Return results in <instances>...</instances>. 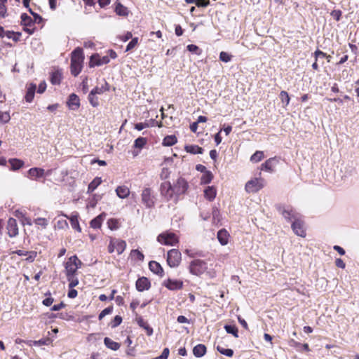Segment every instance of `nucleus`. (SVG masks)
Instances as JSON below:
<instances>
[{"label": "nucleus", "instance_id": "a19ab883", "mask_svg": "<svg viewBox=\"0 0 359 359\" xmlns=\"http://www.w3.org/2000/svg\"><path fill=\"white\" fill-rule=\"evenodd\" d=\"M280 98L283 103H285V106H287L290 103V98L288 93L286 91L282 90L280 93Z\"/></svg>", "mask_w": 359, "mask_h": 359}, {"label": "nucleus", "instance_id": "774afa93", "mask_svg": "<svg viewBox=\"0 0 359 359\" xmlns=\"http://www.w3.org/2000/svg\"><path fill=\"white\" fill-rule=\"evenodd\" d=\"M179 323H189V320L184 316H180L177 319Z\"/></svg>", "mask_w": 359, "mask_h": 359}, {"label": "nucleus", "instance_id": "8fccbe9b", "mask_svg": "<svg viewBox=\"0 0 359 359\" xmlns=\"http://www.w3.org/2000/svg\"><path fill=\"white\" fill-rule=\"evenodd\" d=\"M67 280L69 281V287L74 288L79 284V280L75 278V276H67Z\"/></svg>", "mask_w": 359, "mask_h": 359}, {"label": "nucleus", "instance_id": "338daca9", "mask_svg": "<svg viewBox=\"0 0 359 359\" xmlns=\"http://www.w3.org/2000/svg\"><path fill=\"white\" fill-rule=\"evenodd\" d=\"M77 291L74 288H70L69 291L68 292L67 296L69 298H75L77 296Z\"/></svg>", "mask_w": 359, "mask_h": 359}, {"label": "nucleus", "instance_id": "423d86ee", "mask_svg": "<svg viewBox=\"0 0 359 359\" xmlns=\"http://www.w3.org/2000/svg\"><path fill=\"white\" fill-rule=\"evenodd\" d=\"M265 185V181L262 178H255L245 184V190L248 193H256Z\"/></svg>", "mask_w": 359, "mask_h": 359}, {"label": "nucleus", "instance_id": "6e6552de", "mask_svg": "<svg viewBox=\"0 0 359 359\" xmlns=\"http://www.w3.org/2000/svg\"><path fill=\"white\" fill-rule=\"evenodd\" d=\"M181 261V253L177 249H172L168 251L167 262L170 267L177 266Z\"/></svg>", "mask_w": 359, "mask_h": 359}, {"label": "nucleus", "instance_id": "e433bc0d", "mask_svg": "<svg viewBox=\"0 0 359 359\" xmlns=\"http://www.w3.org/2000/svg\"><path fill=\"white\" fill-rule=\"evenodd\" d=\"M103 218L102 216L98 215L90 222V226L93 229H99L102 225Z\"/></svg>", "mask_w": 359, "mask_h": 359}, {"label": "nucleus", "instance_id": "412c9836", "mask_svg": "<svg viewBox=\"0 0 359 359\" xmlns=\"http://www.w3.org/2000/svg\"><path fill=\"white\" fill-rule=\"evenodd\" d=\"M229 233L226 230L221 229L217 232V239L222 245H225L229 241Z\"/></svg>", "mask_w": 359, "mask_h": 359}, {"label": "nucleus", "instance_id": "7ed1b4c3", "mask_svg": "<svg viewBox=\"0 0 359 359\" xmlns=\"http://www.w3.org/2000/svg\"><path fill=\"white\" fill-rule=\"evenodd\" d=\"M157 241L161 244L170 246L175 245L179 242L178 237L175 233L168 231L159 234Z\"/></svg>", "mask_w": 359, "mask_h": 359}, {"label": "nucleus", "instance_id": "72a5a7b5", "mask_svg": "<svg viewBox=\"0 0 359 359\" xmlns=\"http://www.w3.org/2000/svg\"><path fill=\"white\" fill-rule=\"evenodd\" d=\"M224 329L228 334H231L233 337H238V330L235 325H226Z\"/></svg>", "mask_w": 359, "mask_h": 359}, {"label": "nucleus", "instance_id": "bf43d9fd", "mask_svg": "<svg viewBox=\"0 0 359 359\" xmlns=\"http://www.w3.org/2000/svg\"><path fill=\"white\" fill-rule=\"evenodd\" d=\"M187 3L188 4H194L198 7H206L207 3H201L199 2L198 0H185Z\"/></svg>", "mask_w": 359, "mask_h": 359}, {"label": "nucleus", "instance_id": "e2e57ef3", "mask_svg": "<svg viewBox=\"0 0 359 359\" xmlns=\"http://www.w3.org/2000/svg\"><path fill=\"white\" fill-rule=\"evenodd\" d=\"M132 33L130 32H126L125 34L120 36V39L123 41H127L130 39H132Z\"/></svg>", "mask_w": 359, "mask_h": 359}, {"label": "nucleus", "instance_id": "a211bd4d", "mask_svg": "<svg viewBox=\"0 0 359 359\" xmlns=\"http://www.w3.org/2000/svg\"><path fill=\"white\" fill-rule=\"evenodd\" d=\"M28 175L30 178L36 180L44 176L45 170L39 168H32L28 170Z\"/></svg>", "mask_w": 359, "mask_h": 359}, {"label": "nucleus", "instance_id": "79ce46f5", "mask_svg": "<svg viewBox=\"0 0 359 359\" xmlns=\"http://www.w3.org/2000/svg\"><path fill=\"white\" fill-rule=\"evenodd\" d=\"M34 224L37 226H41L43 228H46L48 224V221L46 218L39 217L34 219Z\"/></svg>", "mask_w": 359, "mask_h": 359}, {"label": "nucleus", "instance_id": "4468645a", "mask_svg": "<svg viewBox=\"0 0 359 359\" xmlns=\"http://www.w3.org/2000/svg\"><path fill=\"white\" fill-rule=\"evenodd\" d=\"M187 187L188 184L187 181L184 178L180 177L177 180V182L173 188L175 189V194L180 195L184 194L187 189Z\"/></svg>", "mask_w": 359, "mask_h": 359}, {"label": "nucleus", "instance_id": "393cba45", "mask_svg": "<svg viewBox=\"0 0 359 359\" xmlns=\"http://www.w3.org/2000/svg\"><path fill=\"white\" fill-rule=\"evenodd\" d=\"M216 194H217V191L214 187H208L204 190L205 198H207L210 201L215 199V198L216 196Z\"/></svg>", "mask_w": 359, "mask_h": 359}, {"label": "nucleus", "instance_id": "0eeeda50", "mask_svg": "<svg viewBox=\"0 0 359 359\" xmlns=\"http://www.w3.org/2000/svg\"><path fill=\"white\" fill-rule=\"evenodd\" d=\"M126 248V243L124 241L112 238L110 240L108 246V252L112 253L116 250L118 255H121L123 252Z\"/></svg>", "mask_w": 359, "mask_h": 359}, {"label": "nucleus", "instance_id": "f257e3e1", "mask_svg": "<svg viewBox=\"0 0 359 359\" xmlns=\"http://www.w3.org/2000/svg\"><path fill=\"white\" fill-rule=\"evenodd\" d=\"M83 60V50L81 48H76L72 52L71 58V73L74 76L81 72Z\"/></svg>", "mask_w": 359, "mask_h": 359}, {"label": "nucleus", "instance_id": "aec40b11", "mask_svg": "<svg viewBox=\"0 0 359 359\" xmlns=\"http://www.w3.org/2000/svg\"><path fill=\"white\" fill-rule=\"evenodd\" d=\"M109 89L108 83L104 80L103 84H102L100 86H96L90 91V93L92 95H101L104 92L108 91Z\"/></svg>", "mask_w": 359, "mask_h": 359}, {"label": "nucleus", "instance_id": "f704fd0d", "mask_svg": "<svg viewBox=\"0 0 359 359\" xmlns=\"http://www.w3.org/2000/svg\"><path fill=\"white\" fill-rule=\"evenodd\" d=\"M213 178V175L211 172L205 171L203 176L201 177V184H209Z\"/></svg>", "mask_w": 359, "mask_h": 359}, {"label": "nucleus", "instance_id": "6e6d98bb", "mask_svg": "<svg viewBox=\"0 0 359 359\" xmlns=\"http://www.w3.org/2000/svg\"><path fill=\"white\" fill-rule=\"evenodd\" d=\"M341 11L340 10H334L331 12V15L337 20L339 21L341 16Z\"/></svg>", "mask_w": 359, "mask_h": 359}, {"label": "nucleus", "instance_id": "09e8293b", "mask_svg": "<svg viewBox=\"0 0 359 359\" xmlns=\"http://www.w3.org/2000/svg\"><path fill=\"white\" fill-rule=\"evenodd\" d=\"M138 43V38L135 37L133 38L132 40L128 43V44L126 46V51H130L132 49H133Z\"/></svg>", "mask_w": 359, "mask_h": 359}, {"label": "nucleus", "instance_id": "a18cd8bd", "mask_svg": "<svg viewBox=\"0 0 359 359\" xmlns=\"http://www.w3.org/2000/svg\"><path fill=\"white\" fill-rule=\"evenodd\" d=\"M70 222L73 229H76L79 231H81V228L79 226L77 216H72L70 218Z\"/></svg>", "mask_w": 359, "mask_h": 359}, {"label": "nucleus", "instance_id": "de8ad7c7", "mask_svg": "<svg viewBox=\"0 0 359 359\" xmlns=\"http://www.w3.org/2000/svg\"><path fill=\"white\" fill-rule=\"evenodd\" d=\"M11 119V116L8 112L0 111V122L3 123H8Z\"/></svg>", "mask_w": 359, "mask_h": 359}, {"label": "nucleus", "instance_id": "5fc2aeb1", "mask_svg": "<svg viewBox=\"0 0 359 359\" xmlns=\"http://www.w3.org/2000/svg\"><path fill=\"white\" fill-rule=\"evenodd\" d=\"M122 322V318L119 316H116L111 322V327H116L118 326Z\"/></svg>", "mask_w": 359, "mask_h": 359}, {"label": "nucleus", "instance_id": "a878e982", "mask_svg": "<svg viewBox=\"0 0 359 359\" xmlns=\"http://www.w3.org/2000/svg\"><path fill=\"white\" fill-rule=\"evenodd\" d=\"M184 149L187 152L192 154H203V149L198 145H186Z\"/></svg>", "mask_w": 359, "mask_h": 359}, {"label": "nucleus", "instance_id": "39448f33", "mask_svg": "<svg viewBox=\"0 0 359 359\" xmlns=\"http://www.w3.org/2000/svg\"><path fill=\"white\" fill-rule=\"evenodd\" d=\"M208 269L207 263L201 259H194L189 264V271L193 275L200 276Z\"/></svg>", "mask_w": 359, "mask_h": 359}, {"label": "nucleus", "instance_id": "6ab92c4d", "mask_svg": "<svg viewBox=\"0 0 359 359\" xmlns=\"http://www.w3.org/2000/svg\"><path fill=\"white\" fill-rule=\"evenodd\" d=\"M149 267L151 271H152L154 273H156L160 276H163V269L161 264L155 261H151L149 263Z\"/></svg>", "mask_w": 359, "mask_h": 359}, {"label": "nucleus", "instance_id": "37998d69", "mask_svg": "<svg viewBox=\"0 0 359 359\" xmlns=\"http://www.w3.org/2000/svg\"><path fill=\"white\" fill-rule=\"evenodd\" d=\"M187 48L191 53H194L198 55H201V52H202L198 46L194 45V44L188 45Z\"/></svg>", "mask_w": 359, "mask_h": 359}, {"label": "nucleus", "instance_id": "1a4fd4ad", "mask_svg": "<svg viewBox=\"0 0 359 359\" xmlns=\"http://www.w3.org/2000/svg\"><path fill=\"white\" fill-rule=\"evenodd\" d=\"M142 203L148 208H151L154 205V196L151 194L150 188H144L141 194Z\"/></svg>", "mask_w": 359, "mask_h": 359}, {"label": "nucleus", "instance_id": "603ef678", "mask_svg": "<svg viewBox=\"0 0 359 359\" xmlns=\"http://www.w3.org/2000/svg\"><path fill=\"white\" fill-rule=\"evenodd\" d=\"M131 255L139 261H143L144 258V255L138 250H133L131 251Z\"/></svg>", "mask_w": 359, "mask_h": 359}, {"label": "nucleus", "instance_id": "2f4dec72", "mask_svg": "<svg viewBox=\"0 0 359 359\" xmlns=\"http://www.w3.org/2000/svg\"><path fill=\"white\" fill-rule=\"evenodd\" d=\"M62 79V72L59 70L53 72L50 76V81L53 84H60Z\"/></svg>", "mask_w": 359, "mask_h": 359}, {"label": "nucleus", "instance_id": "58836bf2", "mask_svg": "<svg viewBox=\"0 0 359 359\" xmlns=\"http://www.w3.org/2000/svg\"><path fill=\"white\" fill-rule=\"evenodd\" d=\"M147 140L144 137H140L135 140L134 147L142 149L147 144Z\"/></svg>", "mask_w": 359, "mask_h": 359}, {"label": "nucleus", "instance_id": "473e14b6", "mask_svg": "<svg viewBox=\"0 0 359 359\" xmlns=\"http://www.w3.org/2000/svg\"><path fill=\"white\" fill-rule=\"evenodd\" d=\"M177 142V138L175 135H168L164 137L163 144L164 146L170 147Z\"/></svg>", "mask_w": 359, "mask_h": 359}, {"label": "nucleus", "instance_id": "4d7b16f0", "mask_svg": "<svg viewBox=\"0 0 359 359\" xmlns=\"http://www.w3.org/2000/svg\"><path fill=\"white\" fill-rule=\"evenodd\" d=\"M149 126V123L144 122V123H137L135 125V128L137 130H142L146 128H148Z\"/></svg>", "mask_w": 359, "mask_h": 359}, {"label": "nucleus", "instance_id": "9d476101", "mask_svg": "<svg viewBox=\"0 0 359 359\" xmlns=\"http://www.w3.org/2000/svg\"><path fill=\"white\" fill-rule=\"evenodd\" d=\"M110 59L108 55L100 57L99 54L95 53L90 56L89 67H94L95 66H101L103 65L108 64Z\"/></svg>", "mask_w": 359, "mask_h": 359}, {"label": "nucleus", "instance_id": "b1692460", "mask_svg": "<svg viewBox=\"0 0 359 359\" xmlns=\"http://www.w3.org/2000/svg\"><path fill=\"white\" fill-rule=\"evenodd\" d=\"M206 353V347L203 344H198L193 348V354L197 357L201 358Z\"/></svg>", "mask_w": 359, "mask_h": 359}, {"label": "nucleus", "instance_id": "bb28decb", "mask_svg": "<svg viewBox=\"0 0 359 359\" xmlns=\"http://www.w3.org/2000/svg\"><path fill=\"white\" fill-rule=\"evenodd\" d=\"M115 12L120 16H127L128 15V8L119 2L116 4Z\"/></svg>", "mask_w": 359, "mask_h": 359}, {"label": "nucleus", "instance_id": "f03ea898", "mask_svg": "<svg viewBox=\"0 0 359 359\" xmlns=\"http://www.w3.org/2000/svg\"><path fill=\"white\" fill-rule=\"evenodd\" d=\"M278 210L287 221L292 223L301 217V215L290 206H278Z\"/></svg>", "mask_w": 359, "mask_h": 359}, {"label": "nucleus", "instance_id": "49530a36", "mask_svg": "<svg viewBox=\"0 0 359 359\" xmlns=\"http://www.w3.org/2000/svg\"><path fill=\"white\" fill-rule=\"evenodd\" d=\"M232 58V55L228 53L222 51L219 54V60L224 62H230Z\"/></svg>", "mask_w": 359, "mask_h": 359}, {"label": "nucleus", "instance_id": "4c0bfd02", "mask_svg": "<svg viewBox=\"0 0 359 359\" xmlns=\"http://www.w3.org/2000/svg\"><path fill=\"white\" fill-rule=\"evenodd\" d=\"M217 350L221 353L228 357L233 355V351L231 348H225L219 345L217 346Z\"/></svg>", "mask_w": 359, "mask_h": 359}, {"label": "nucleus", "instance_id": "9b49d317", "mask_svg": "<svg viewBox=\"0 0 359 359\" xmlns=\"http://www.w3.org/2000/svg\"><path fill=\"white\" fill-rule=\"evenodd\" d=\"M160 191L161 196L165 197L167 200L171 199L174 193H175L174 188L169 182H165L161 184Z\"/></svg>", "mask_w": 359, "mask_h": 359}, {"label": "nucleus", "instance_id": "f8f14e48", "mask_svg": "<svg viewBox=\"0 0 359 359\" xmlns=\"http://www.w3.org/2000/svg\"><path fill=\"white\" fill-rule=\"evenodd\" d=\"M292 229L293 232L301 237L306 236V231L304 228V222L302 219V217H299L297 220H294L292 224Z\"/></svg>", "mask_w": 359, "mask_h": 359}, {"label": "nucleus", "instance_id": "ea45409f", "mask_svg": "<svg viewBox=\"0 0 359 359\" xmlns=\"http://www.w3.org/2000/svg\"><path fill=\"white\" fill-rule=\"evenodd\" d=\"M264 158V153L261 151H257L251 157L250 161L252 162L257 163Z\"/></svg>", "mask_w": 359, "mask_h": 359}, {"label": "nucleus", "instance_id": "052dcab7", "mask_svg": "<svg viewBox=\"0 0 359 359\" xmlns=\"http://www.w3.org/2000/svg\"><path fill=\"white\" fill-rule=\"evenodd\" d=\"M46 83L43 81L41 82L40 84L39 85V87L37 88V93H43L46 90Z\"/></svg>", "mask_w": 359, "mask_h": 359}, {"label": "nucleus", "instance_id": "f3484780", "mask_svg": "<svg viewBox=\"0 0 359 359\" xmlns=\"http://www.w3.org/2000/svg\"><path fill=\"white\" fill-rule=\"evenodd\" d=\"M67 104L72 110L78 109L80 107V100L79 97L74 93L71 94L67 101Z\"/></svg>", "mask_w": 359, "mask_h": 359}, {"label": "nucleus", "instance_id": "3c124183", "mask_svg": "<svg viewBox=\"0 0 359 359\" xmlns=\"http://www.w3.org/2000/svg\"><path fill=\"white\" fill-rule=\"evenodd\" d=\"M95 95H92L91 93L88 95V100L90 104L94 107H96L99 105V101L98 98L95 96Z\"/></svg>", "mask_w": 359, "mask_h": 359}, {"label": "nucleus", "instance_id": "20e7f679", "mask_svg": "<svg viewBox=\"0 0 359 359\" xmlns=\"http://www.w3.org/2000/svg\"><path fill=\"white\" fill-rule=\"evenodd\" d=\"M81 265V262L76 255L70 257L65 264L67 276H75L76 272Z\"/></svg>", "mask_w": 359, "mask_h": 359}, {"label": "nucleus", "instance_id": "7c9ffc66", "mask_svg": "<svg viewBox=\"0 0 359 359\" xmlns=\"http://www.w3.org/2000/svg\"><path fill=\"white\" fill-rule=\"evenodd\" d=\"M137 323L141 327H142L143 329L145 330L148 336L152 335L153 329L149 326V325L148 324V323L147 321H145L142 318H140L137 320Z\"/></svg>", "mask_w": 359, "mask_h": 359}, {"label": "nucleus", "instance_id": "4be33fe9", "mask_svg": "<svg viewBox=\"0 0 359 359\" xmlns=\"http://www.w3.org/2000/svg\"><path fill=\"white\" fill-rule=\"evenodd\" d=\"M116 195L120 198H126L130 194V189H129V188L128 187L124 186V185L123 186H118L116 189Z\"/></svg>", "mask_w": 359, "mask_h": 359}, {"label": "nucleus", "instance_id": "69168bd1", "mask_svg": "<svg viewBox=\"0 0 359 359\" xmlns=\"http://www.w3.org/2000/svg\"><path fill=\"white\" fill-rule=\"evenodd\" d=\"M53 301H54L53 298L49 297L44 299L43 300L42 303L44 306H49L53 304Z\"/></svg>", "mask_w": 359, "mask_h": 359}, {"label": "nucleus", "instance_id": "864d4df0", "mask_svg": "<svg viewBox=\"0 0 359 359\" xmlns=\"http://www.w3.org/2000/svg\"><path fill=\"white\" fill-rule=\"evenodd\" d=\"M27 344L29 346L35 345V346H41L46 344V340L45 339H40L38 341H29L27 342Z\"/></svg>", "mask_w": 359, "mask_h": 359}, {"label": "nucleus", "instance_id": "680f3d73", "mask_svg": "<svg viewBox=\"0 0 359 359\" xmlns=\"http://www.w3.org/2000/svg\"><path fill=\"white\" fill-rule=\"evenodd\" d=\"M65 306H66L65 304H64L63 302H60L58 304H55L54 306H53V307L51 308V311H59V310L65 308Z\"/></svg>", "mask_w": 359, "mask_h": 359}, {"label": "nucleus", "instance_id": "cd10ccee", "mask_svg": "<svg viewBox=\"0 0 359 359\" xmlns=\"http://www.w3.org/2000/svg\"><path fill=\"white\" fill-rule=\"evenodd\" d=\"M276 161L275 158H271L268 159L262 165V170H264L268 172H273V167L275 165L274 162Z\"/></svg>", "mask_w": 359, "mask_h": 359}, {"label": "nucleus", "instance_id": "c756f323", "mask_svg": "<svg viewBox=\"0 0 359 359\" xmlns=\"http://www.w3.org/2000/svg\"><path fill=\"white\" fill-rule=\"evenodd\" d=\"M102 183L101 177H96L88 187L87 193L90 194L97 189V187Z\"/></svg>", "mask_w": 359, "mask_h": 359}, {"label": "nucleus", "instance_id": "c03bdc74", "mask_svg": "<svg viewBox=\"0 0 359 359\" xmlns=\"http://www.w3.org/2000/svg\"><path fill=\"white\" fill-rule=\"evenodd\" d=\"M21 20L22 24L25 26H29L32 23V19L26 13H22L21 15Z\"/></svg>", "mask_w": 359, "mask_h": 359}, {"label": "nucleus", "instance_id": "c85d7f7f", "mask_svg": "<svg viewBox=\"0 0 359 359\" xmlns=\"http://www.w3.org/2000/svg\"><path fill=\"white\" fill-rule=\"evenodd\" d=\"M105 346L113 351H116L120 348V344L116 341H112L109 337H105L104 339Z\"/></svg>", "mask_w": 359, "mask_h": 359}, {"label": "nucleus", "instance_id": "2eb2a0df", "mask_svg": "<svg viewBox=\"0 0 359 359\" xmlns=\"http://www.w3.org/2000/svg\"><path fill=\"white\" fill-rule=\"evenodd\" d=\"M150 286L151 284L147 278L142 277L136 281V288L140 292L149 290Z\"/></svg>", "mask_w": 359, "mask_h": 359}, {"label": "nucleus", "instance_id": "13d9d810", "mask_svg": "<svg viewBox=\"0 0 359 359\" xmlns=\"http://www.w3.org/2000/svg\"><path fill=\"white\" fill-rule=\"evenodd\" d=\"M15 32L12 31H6L4 33V36H6L8 39H13L14 41H17L18 40V36H15Z\"/></svg>", "mask_w": 359, "mask_h": 359}, {"label": "nucleus", "instance_id": "dca6fc26", "mask_svg": "<svg viewBox=\"0 0 359 359\" xmlns=\"http://www.w3.org/2000/svg\"><path fill=\"white\" fill-rule=\"evenodd\" d=\"M164 285L170 290H177L182 287L183 282L180 280L168 279Z\"/></svg>", "mask_w": 359, "mask_h": 359}, {"label": "nucleus", "instance_id": "0e129e2a", "mask_svg": "<svg viewBox=\"0 0 359 359\" xmlns=\"http://www.w3.org/2000/svg\"><path fill=\"white\" fill-rule=\"evenodd\" d=\"M335 264L337 267L339 268H341V269H344L345 266H346V264L344 262V261L340 259V258H337L335 261Z\"/></svg>", "mask_w": 359, "mask_h": 359}, {"label": "nucleus", "instance_id": "c9c22d12", "mask_svg": "<svg viewBox=\"0 0 359 359\" xmlns=\"http://www.w3.org/2000/svg\"><path fill=\"white\" fill-rule=\"evenodd\" d=\"M9 162L13 170L20 169L24 165V162L16 158L11 159Z\"/></svg>", "mask_w": 359, "mask_h": 359}, {"label": "nucleus", "instance_id": "5701e85b", "mask_svg": "<svg viewBox=\"0 0 359 359\" xmlns=\"http://www.w3.org/2000/svg\"><path fill=\"white\" fill-rule=\"evenodd\" d=\"M36 89V85L34 83H30L27 88V91L25 95V100L27 102H31L34 97V93Z\"/></svg>", "mask_w": 359, "mask_h": 359}, {"label": "nucleus", "instance_id": "ddd939ff", "mask_svg": "<svg viewBox=\"0 0 359 359\" xmlns=\"http://www.w3.org/2000/svg\"><path fill=\"white\" fill-rule=\"evenodd\" d=\"M7 233L11 238L15 237L18 234V226L17 221L14 218H9L7 222Z\"/></svg>", "mask_w": 359, "mask_h": 359}]
</instances>
